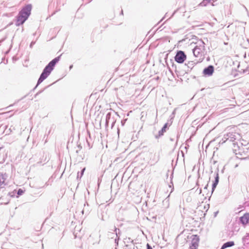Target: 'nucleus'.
Wrapping results in <instances>:
<instances>
[{"mask_svg": "<svg viewBox=\"0 0 249 249\" xmlns=\"http://www.w3.org/2000/svg\"><path fill=\"white\" fill-rule=\"evenodd\" d=\"M61 55L62 54H60L53 58L45 67L37 80V84L33 90H35L39 85H40L50 75L51 72L54 69L56 64L60 61Z\"/></svg>", "mask_w": 249, "mask_h": 249, "instance_id": "obj_1", "label": "nucleus"}, {"mask_svg": "<svg viewBox=\"0 0 249 249\" xmlns=\"http://www.w3.org/2000/svg\"><path fill=\"white\" fill-rule=\"evenodd\" d=\"M32 5L27 4L24 6L17 15V27L22 25L31 14Z\"/></svg>", "mask_w": 249, "mask_h": 249, "instance_id": "obj_2", "label": "nucleus"}, {"mask_svg": "<svg viewBox=\"0 0 249 249\" xmlns=\"http://www.w3.org/2000/svg\"><path fill=\"white\" fill-rule=\"evenodd\" d=\"M205 43L203 40H201L199 43V46H196L193 49L194 55L196 57H200L199 61L201 62L204 58L203 50H205Z\"/></svg>", "mask_w": 249, "mask_h": 249, "instance_id": "obj_3", "label": "nucleus"}, {"mask_svg": "<svg viewBox=\"0 0 249 249\" xmlns=\"http://www.w3.org/2000/svg\"><path fill=\"white\" fill-rule=\"evenodd\" d=\"M187 59L185 52L181 50H178L174 56L175 61L178 64H182Z\"/></svg>", "mask_w": 249, "mask_h": 249, "instance_id": "obj_4", "label": "nucleus"}, {"mask_svg": "<svg viewBox=\"0 0 249 249\" xmlns=\"http://www.w3.org/2000/svg\"><path fill=\"white\" fill-rule=\"evenodd\" d=\"M118 116L119 117L120 116L119 115L118 112H115V111L113 110V111H110L108 112L106 116V123H105V125L106 127L108 126L109 124L111 123V122L112 121V120H116V119H115V116Z\"/></svg>", "mask_w": 249, "mask_h": 249, "instance_id": "obj_5", "label": "nucleus"}, {"mask_svg": "<svg viewBox=\"0 0 249 249\" xmlns=\"http://www.w3.org/2000/svg\"><path fill=\"white\" fill-rule=\"evenodd\" d=\"M191 238L189 249H197L200 241L199 236L197 234H193L191 236Z\"/></svg>", "mask_w": 249, "mask_h": 249, "instance_id": "obj_6", "label": "nucleus"}, {"mask_svg": "<svg viewBox=\"0 0 249 249\" xmlns=\"http://www.w3.org/2000/svg\"><path fill=\"white\" fill-rule=\"evenodd\" d=\"M214 71V67L213 65H210L205 67L202 71L203 76L204 77H210L212 76Z\"/></svg>", "mask_w": 249, "mask_h": 249, "instance_id": "obj_7", "label": "nucleus"}, {"mask_svg": "<svg viewBox=\"0 0 249 249\" xmlns=\"http://www.w3.org/2000/svg\"><path fill=\"white\" fill-rule=\"evenodd\" d=\"M169 126L170 124L168 123H165L161 129L159 131L158 134L155 135V138L158 139L162 136L164 135V133L166 132V130L168 129Z\"/></svg>", "mask_w": 249, "mask_h": 249, "instance_id": "obj_8", "label": "nucleus"}, {"mask_svg": "<svg viewBox=\"0 0 249 249\" xmlns=\"http://www.w3.org/2000/svg\"><path fill=\"white\" fill-rule=\"evenodd\" d=\"M239 222L243 226L249 223V213H246L239 218Z\"/></svg>", "mask_w": 249, "mask_h": 249, "instance_id": "obj_9", "label": "nucleus"}, {"mask_svg": "<svg viewBox=\"0 0 249 249\" xmlns=\"http://www.w3.org/2000/svg\"><path fill=\"white\" fill-rule=\"evenodd\" d=\"M114 231L115 232L116 238H115L114 242L116 246H118L119 241L120 239V236L121 235V231L119 229H118L114 226Z\"/></svg>", "mask_w": 249, "mask_h": 249, "instance_id": "obj_10", "label": "nucleus"}, {"mask_svg": "<svg viewBox=\"0 0 249 249\" xmlns=\"http://www.w3.org/2000/svg\"><path fill=\"white\" fill-rule=\"evenodd\" d=\"M224 138L226 139V141L229 140L230 142H234L236 140V136L235 135V133H228L226 135H224Z\"/></svg>", "mask_w": 249, "mask_h": 249, "instance_id": "obj_11", "label": "nucleus"}, {"mask_svg": "<svg viewBox=\"0 0 249 249\" xmlns=\"http://www.w3.org/2000/svg\"><path fill=\"white\" fill-rule=\"evenodd\" d=\"M242 243L245 248L249 247V233H247L242 238Z\"/></svg>", "mask_w": 249, "mask_h": 249, "instance_id": "obj_12", "label": "nucleus"}, {"mask_svg": "<svg viewBox=\"0 0 249 249\" xmlns=\"http://www.w3.org/2000/svg\"><path fill=\"white\" fill-rule=\"evenodd\" d=\"M199 61H197L196 62L195 61H188L187 64H185V67H187L188 69H190V70H189V71H190L195 66V65H196L197 63H198Z\"/></svg>", "mask_w": 249, "mask_h": 249, "instance_id": "obj_13", "label": "nucleus"}, {"mask_svg": "<svg viewBox=\"0 0 249 249\" xmlns=\"http://www.w3.org/2000/svg\"><path fill=\"white\" fill-rule=\"evenodd\" d=\"M176 70H175V72L177 74L178 77L179 76H183L185 74L188 73L189 70L187 69V70H181L178 71L176 69V66H175Z\"/></svg>", "mask_w": 249, "mask_h": 249, "instance_id": "obj_14", "label": "nucleus"}, {"mask_svg": "<svg viewBox=\"0 0 249 249\" xmlns=\"http://www.w3.org/2000/svg\"><path fill=\"white\" fill-rule=\"evenodd\" d=\"M234 245V242L233 241H228L223 244L220 249H225L227 248L231 247Z\"/></svg>", "mask_w": 249, "mask_h": 249, "instance_id": "obj_15", "label": "nucleus"}, {"mask_svg": "<svg viewBox=\"0 0 249 249\" xmlns=\"http://www.w3.org/2000/svg\"><path fill=\"white\" fill-rule=\"evenodd\" d=\"M162 205L165 209H167L169 206V195L162 201Z\"/></svg>", "mask_w": 249, "mask_h": 249, "instance_id": "obj_16", "label": "nucleus"}, {"mask_svg": "<svg viewBox=\"0 0 249 249\" xmlns=\"http://www.w3.org/2000/svg\"><path fill=\"white\" fill-rule=\"evenodd\" d=\"M218 184V182L216 181V180L213 181V184H212V186L211 196L209 197V198H210V197L213 194V192H214V190L215 189ZM209 200H210V198H209Z\"/></svg>", "mask_w": 249, "mask_h": 249, "instance_id": "obj_17", "label": "nucleus"}, {"mask_svg": "<svg viewBox=\"0 0 249 249\" xmlns=\"http://www.w3.org/2000/svg\"><path fill=\"white\" fill-rule=\"evenodd\" d=\"M86 170V168L84 167L80 172H78L77 174L76 178L77 180L80 179L83 176L85 171Z\"/></svg>", "mask_w": 249, "mask_h": 249, "instance_id": "obj_18", "label": "nucleus"}, {"mask_svg": "<svg viewBox=\"0 0 249 249\" xmlns=\"http://www.w3.org/2000/svg\"><path fill=\"white\" fill-rule=\"evenodd\" d=\"M25 191V189L24 188H19L17 190V198L19 196L22 195Z\"/></svg>", "mask_w": 249, "mask_h": 249, "instance_id": "obj_19", "label": "nucleus"}, {"mask_svg": "<svg viewBox=\"0 0 249 249\" xmlns=\"http://www.w3.org/2000/svg\"><path fill=\"white\" fill-rule=\"evenodd\" d=\"M174 168H175V167H174V168H173V169H172V172H171V175H170V180H171L170 184H171H171H169V187L170 188H171V187H172V186H173V181H172V179H173V176H174Z\"/></svg>", "mask_w": 249, "mask_h": 249, "instance_id": "obj_20", "label": "nucleus"}, {"mask_svg": "<svg viewBox=\"0 0 249 249\" xmlns=\"http://www.w3.org/2000/svg\"><path fill=\"white\" fill-rule=\"evenodd\" d=\"M211 0H203V1L199 4V5L202 6H206L208 3H210Z\"/></svg>", "mask_w": 249, "mask_h": 249, "instance_id": "obj_21", "label": "nucleus"}, {"mask_svg": "<svg viewBox=\"0 0 249 249\" xmlns=\"http://www.w3.org/2000/svg\"><path fill=\"white\" fill-rule=\"evenodd\" d=\"M218 172H219V169H218V168H217L216 169V171L215 172V176L214 177V180H216V181H217V182H219V177Z\"/></svg>", "mask_w": 249, "mask_h": 249, "instance_id": "obj_22", "label": "nucleus"}, {"mask_svg": "<svg viewBox=\"0 0 249 249\" xmlns=\"http://www.w3.org/2000/svg\"><path fill=\"white\" fill-rule=\"evenodd\" d=\"M241 46L243 48L247 49L249 47V42H246L245 41H244V42L241 44Z\"/></svg>", "mask_w": 249, "mask_h": 249, "instance_id": "obj_23", "label": "nucleus"}, {"mask_svg": "<svg viewBox=\"0 0 249 249\" xmlns=\"http://www.w3.org/2000/svg\"><path fill=\"white\" fill-rule=\"evenodd\" d=\"M114 234H115V232L114 233V232H108V233L107 234V236H108V237H110L111 238H113Z\"/></svg>", "mask_w": 249, "mask_h": 249, "instance_id": "obj_24", "label": "nucleus"}, {"mask_svg": "<svg viewBox=\"0 0 249 249\" xmlns=\"http://www.w3.org/2000/svg\"><path fill=\"white\" fill-rule=\"evenodd\" d=\"M203 216L200 217V220L201 221V222H203L205 220V217L206 215V213H203Z\"/></svg>", "mask_w": 249, "mask_h": 249, "instance_id": "obj_25", "label": "nucleus"}, {"mask_svg": "<svg viewBox=\"0 0 249 249\" xmlns=\"http://www.w3.org/2000/svg\"><path fill=\"white\" fill-rule=\"evenodd\" d=\"M127 118L125 119H123V120H122L121 121V125H122V126H124V125L126 121H127Z\"/></svg>", "mask_w": 249, "mask_h": 249, "instance_id": "obj_26", "label": "nucleus"}, {"mask_svg": "<svg viewBox=\"0 0 249 249\" xmlns=\"http://www.w3.org/2000/svg\"><path fill=\"white\" fill-rule=\"evenodd\" d=\"M116 120H112V122H111V128H112L113 127V126H114L115 125V124L116 123Z\"/></svg>", "mask_w": 249, "mask_h": 249, "instance_id": "obj_27", "label": "nucleus"}, {"mask_svg": "<svg viewBox=\"0 0 249 249\" xmlns=\"http://www.w3.org/2000/svg\"><path fill=\"white\" fill-rule=\"evenodd\" d=\"M179 136H180V135H179V133H178V134L177 135V141L175 143V146H176L178 144V139L179 138Z\"/></svg>", "mask_w": 249, "mask_h": 249, "instance_id": "obj_28", "label": "nucleus"}, {"mask_svg": "<svg viewBox=\"0 0 249 249\" xmlns=\"http://www.w3.org/2000/svg\"><path fill=\"white\" fill-rule=\"evenodd\" d=\"M44 89H42V90H40L39 91H38L35 95V97H36L38 95H39V94H40L41 92H42L43 91Z\"/></svg>", "mask_w": 249, "mask_h": 249, "instance_id": "obj_29", "label": "nucleus"}, {"mask_svg": "<svg viewBox=\"0 0 249 249\" xmlns=\"http://www.w3.org/2000/svg\"><path fill=\"white\" fill-rule=\"evenodd\" d=\"M146 249H153V248L149 244L147 243L146 244Z\"/></svg>", "mask_w": 249, "mask_h": 249, "instance_id": "obj_30", "label": "nucleus"}, {"mask_svg": "<svg viewBox=\"0 0 249 249\" xmlns=\"http://www.w3.org/2000/svg\"><path fill=\"white\" fill-rule=\"evenodd\" d=\"M4 182L3 178L2 177L0 176V185Z\"/></svg>", "mask_w": 249, "mask_h": 249, "instance_id": "obj_31", "label": "nucleus"}, {"mask_svg": "<svg viewBox=\"0 0 249 249\" xmlns=\"http://www.w3.org/2000/svg\"><path fill=\"white\" fill-rule=\"evenodd\" d=\"M128 243L130 242L131 243H134L133 240L131 239V238H128V241H127Z\"/></svg>", "mask_w": 249, "mask_h": 249, "instance_id": "obj_32", "label": "nucleus"}, {"mask_svg": "<svg viewBox=\"0 0 249 249\" xmlns=\"http://www.w3.org/2000/svg\"><path fill=\"white\" fill-rule=\"evenodd\" d=\"M35 44V42H34V41H32V42H31L30 44V48H32V47L33 46V45H34V44Z\"/></svg>", "mask_w": 249, "mask_h": 249, "instance_id": "obj_33", "label": "nucleus"}, {"mask_svg": "<svg viewBox=\"0 0 249 249\" xmlns=\"http://www.w3.org/2000/svg\"><path fill=\"white\" fill-rule=\"evenodd\" d=\"M77 148H78V149L80 150H81V149L82 148V146H81L80 144H78V145H77Z\"/></svg>", "mask_w": 249, "mask_h": 249, "instance_id": "obj_34", "label": "nucleus"}, {"mask_svg": "<svg viewBox=\"0 0 249 249\" xmlns=\"http://www.w3.org/2000/svg\"><path fill=\"white\" fill-rule=\"evenodd\" d=\"M208 186H209V184H208V183L205 185V186L204 187V189L205 190H206V191H207V189H208Z\"/></svg>", "mask_w": 249, "mask_h": 249, "instance_id": "obj_35", "label": "nucleus"}, {"mask_svg": "<svg viewBox=\"0 0 249 249\" xmlns=\"http://www.w3.org/2000/svg\"><path fill=\"white\" fill-rule=\"evenodd\" d=\"M51 131V129H50L49 131H48V134H45L44 138H45L46 135H47V137H48V135H49L50 134Z\"/></svg>", "mask_w": 249, "mask_h": 249, "instance_id": "obj_36", "label": "nucleus"}, {"mask_svg": "<svg viewBox=\"0 0 249 249\" xmlns=\"http://www.w3.org/2000/svg\"><path fill=\"white\" fill-rule=\"evenodd\" d=\"M189 147V145L187 144H186V145L185 146V148L186 149V150H187V148H188V147Z\"/></svg>", "mask_w": 249, "mask_h": 249, "instance_id": "obj_37", "label": "nucleus"}, {"mask_svg": "<svg viewBox=\"0 0 249 249\" xmlns=\"http://www.w3.org/2000/svg\"><path fill=\"white\" fill-rule=\"evenodd\" d=\"M248 71V69L243 70V73H245Z\"/></svg>", "mask_w": 249, "mask_h": 249, "instance_id": "obj_38", "label": "nucleus"}, {"mask_svg": "<svg viewBox=\"0 0 249 249\" xmlns=\"http://www.w3.org/2000/svg\"><path fill=\"white\" fill-rule=\"evenodd\" d=\"M218 213V211H217V212H215L214 213V216L215 217L216 216L217 213Z\"/></svg>", "mask_w": 249, "mask_h": 249, "instance_id": "obj_39", "label": "nucleus"}, {"mask_svg": "<svg viewBox=\"0 0 249 249\" xmlns=\"http://www.w3.org/2000/svg\"><path fill=\"white\" fill-rule=\"evenodd\" d=\"M80 151V150H79V149H77L76 151H75V153L77 155H78L79 154V151Z\"/></svg>", "mask_w": 249, "mask_h": 249, "instance_id": "obj_40", "label": "nucleus"}, {"mask_svg": "<svg viewBox=\"0 0 249 249\" xmlns=\"http://www.w3.org/2000/svg\"><path fill=\"white\" fill-rule=\"evenodd\" d=\"M72 68H73V65H71L69 66V69H70V70H71Z\"/></svg>", "mask_w": 249, "mask_h": 249, "instance_id": "obj_41", "label": "nucleus"}, {"mask_svg": "<svg viewBox=\"0 0 249 249\" xmlns=\"http://www.w3.org/2000/svg\"><path fill=\"white\" fill-rule=\"evenodd\" d=\"M120 15H124V12H123V10H122L121 12H120Z\"/></svg>", "mask_w": 249, "mask_h": 249, "instance_id": "obj_42", "label": "nucleus"}, {"mask_svg": "<svg viewBox=\"0 0 249 249\" xmlns=\"http://www.w3.org/2000/svg\"><path fill=\"white\" fill-rule=\"evenodd\" d=\"M100 181H100L99 178H98V186L100 185Z\"/></svg>", "mask_w": 249, "mask_h": 249, "instance_id": "obj_43", "label": "nucleus"}, {"mask_svg": "<svg viewBox=\"0 0 249 249\" xmlns=\"http://www.w3.org/2000/svg\"><path fill=\"white\" fill-rule=\"evenodd\" d=\"M167 57H168V54H166V56H165V59L166 61V60L167 59Z\"/></svg>", "mask_w": 249, "mask_h": 249, "instance_id": "obj_44", "label": "nucleus"}, {"mask_svg": "<svg viewBox=\"0 0 249 249\" xmlns=\"http://www.w3.org/2000/svg\"><path fill=\"white\" fill-rule=\"evenodd\" d=\"M170 172V170H168V171H167V173L166 174V176L168 177V173Z\"/></svg>", "mask_w": 249, "mask_h": 249, "instance_id": "obj_45", "label": "nucleus"}, {"mask_svg": "<svg viewBox=\"0 0 249 249\" xmlns=\"http://www.w3.org/2000/svg\"><path fill=\"white\" fill-rule=\"evenodd\" d=\"M170 140L171 141H172V142H173V141H174V139L170 138Z\"/></svg>", "mask_w": 249, "mask_h": 249, "instance_id": "obj_46", "label": "nucleus"}, {"mask_svg": "<svg viewBox=\"0 0 249 249\" xmlns=\"http://www.w3.org/2000/svg\"><path fill=\"white\" fill-rule=\"evenodd\" d=\"M201 193H202V189H199V194H201Z\"/></svg>", "mask_w": 249, "mask_h": 249, "instance_id": "obj_47", "label": "nucleus"}, {"mask_svg": "<svg viewBox=\"0 0 249 249\" xmlns=\"http://www.w3.org/2000/svg\"><path fill=\"white\" fill-rule=\"evenodd\" d=\"M246 42H249V39L248 38L247 39L246 41H245Z\"/></svg>", "mask_w": 249, "mask_h": 249, "instance_id": "obj_48", "label": "nucleus"}, {"mask_svg": "<svg viewBox=\"0 0 249 249\" xmlns=\"http://www.w3.org/2000/svg\"><path fill=\"white\" fill-rule=\"evenodd\" d=\"M119 132H120V130H119V129L118 128V131H117V133H118V134H119Z\"/></svg>", "mask_w": 249, "mask_h": 249, "instance_id": "obj_49", "label": "nucleus"}, {"mask_svg": "<svg viewBox=\"0 0 249 249\" xmlns=\"http://www.w3.org/2000/svg\"><path fill=\"white\" fill-rule=\"evenodd\" d=\"M23 31V27H22V28H21V32H22V31Z\"/></svg>", "mask_w": 249, "mask_h": 249, "instance_id": "obj_50", "label": "nucleus"}, {"mask_svg": "<svg viewBox=\"0 0 249 249\" xmlns=\"http://www.w3.org/2000/svg\"><path fill=\"white\" fill-rule=\"evenodd\" d=\"M163 18H161V20H160V21L159 22V23L160 22H161V21L163 20Z\"/></svg>", "mask_w": 249, "mask_h": 249, "instance_id": "obj_51", "label": "nucleus"}, {"mask_svg": "<svg viewBox=\"0 0 249 249\" xmlns=\"http://www.w3.org/2000/svg\"><path fill=\"white\" fill-rule=\"evenodd\" d=\"M209 59H210V58H209V57H208L207 58V61H208V60H209Z\"/></svg>", "mask_w": 249, "mask_h": 249, "instance_id": "obj_52", "label": "nucleus"}, {"mask_svg": "<svg viewBox=\"0 0 249 249\" xmlns=\"http://www.w3.org/2000/svg\"><path fill=\"white\" fill-rule=\"evenodd\" d=\"M175 110H174V111L173 112L172 114H175Z\"/></svg>", "mask_w": 249, "mask_h": 249, "instance_id": "obj_53", "label": "nucleus"}, {"mask_svg": "<svg viewBox=\"0 0 249 249\" xmlns=\"http://www.w3.org/2000/svg\"><path fill=\"white\" fill-rule=\"evenodd\" d=\"M47 142V138L46 139V140H45V143Z\"/></svg>", "mask_w": 249, "mask_h": 249, "instance_id": "obj_54", "label": "nucleus"}, {"mask_svg": "<svg viewBox=\"0 0 249 249\" xmlns=\"http://www.w3.org/2000/svg\"><path fill=\"white\" fill-rule=\"evenodd\" d=\"M18 30H19V28H18V29H16V31H18Z\"/></svg>", "mask_w": 249, "mask_h": 249, "instance_id": "obj_55", "label": "nucleus"}, {"mask_svg": "<svg viewBox=\"0 0 249 249\" xmlns=\"http://www.w3.org/2000/svg\"><path fill=\"white\" fill-rule=\"evenodd\" d=\"M20 100H21V99H19V100H18V101H17V103L18 102H19V101Z\"/></svg>", "mask_w": 249, "mask_h": 249, "instance_id": "obj_56", "label": "nucleus"}, {"mask_svg": "<svg viewBox=\"0 0 249 249\" xmlns=\"http://www.w3.org/2000/svg\"><path fill=\"white\" fill-rule=\"evenodd\" d=\"M91 0H90L87 3H89V2H91Z\"/></svg>", "mask_w": 249, "mask_h": 249, "instance_id": "obj_57", "label": "nucleus"}, {"mask_svg": "<svg viewBox=\"0 0 249 249\" xmlns=\"http://www.w3.org/2000/svg\"><path fill=\"white\" fill-rule=\"evenodd\" d=\"M174 65H175L173 63V64H172V67H173L174 66Z\"/></svg>", "mask_w": 249, "mask_h": 249, "instance_id": "obj_58", "label": "nucleus"}, {"mask_svg": "<svg viewBox=\"0 0 249 249\" xmlns=\"http://www.w3.org/2000/svg\"><path fill=\"white\" fill-rule=\"evenodd\" d=\"M246 53H245V54H244V57H246Z\"/></svg>", "mask_w": 249, "mask_h": 249, "instance_id": "obj_59", "label": "nucleus"}, {"mask_svg": "<svg viewBox=\"0 0 249 249\" xmlns=\"http://www.w3.org/2000/svg\"><path fill=\"white\" fill-rule=\"evenodd\" d=\"M172 162H173L174 160H172ZM172 164L173 165V163H172Z\"/></svg>", "mask_w": 249, "mask_h": 249, "instance_id": "obj_60", "label": "nucleus"}]
</instances>
